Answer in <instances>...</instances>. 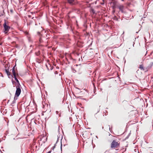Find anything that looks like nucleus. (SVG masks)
Returning <instances> with one entry per match:
<instances>
[{
  "label": "nucleus",
  "instance_id": "20e7f679",
  "mask_svg": "<svg viewBox=\"0 0 153 153\" xmlns=\"http://www.w3.org/2000/svg\"><path fill=\"white\" fill-rule=\"evenodd\" d=\"M139 68L141 70L144 71L145 72L149 70V68H147V67H144L143 65V64L139 65Z\"/></svg>",
  "mask_w": 153,
  "mask_h": 153
},
{
  "label": "nucleus",
  "instance_id": "a211bd4d",
  "mask_svg": "<svg viewBox=\"0 0 153 153\" xmlns=\"http://www.w3.org/2000/svg\"><path fill=\"white\" fill-rule=\"evenodd\" d=\"M59 117L60 116V113H59Z\"/></svg>",
  "mask_w": 153,
  "mask_h": 153
},
{
  "label": "nucleus",
  "instance_id": "0eeeda50",
  "mask_svg": "<svg viewBox=\"0 0 153 153\" xmlns=\"http://www.w3.org/2000/svg\"><path fill=\"white\" fill-rule=\"evenodd\" d=\"M153 65V62H150L149 63L148 66L147 67V68H149V70L152 67Z\"/></svg>",
  "mask_w": 153,
  "mask_h": 153
},
{
  "label": "nucleus",
  "instance_id": "f257e3e1",
  "mask_svg": "<svg viewBox=\"0 0 153 153\" xmlns=\"http://www.w3.org/2000/svg\"><path fill=\"white\" fill-rule=\"evenodd\" d=\"M120 146V142L117 140H114L112 141L111 144V149H115L118 150Z\"/></svg>",
  "mask_w": 153,
  "mask_h": 153
},
{
  "label": "nucleus",
  "instance_id": "9d476101",
  "mask_svg": "<svg viewBox=\"0 0 153 153\" xmlns=\"http://www.w3.org/2000/svg\"><path fill=\"white\" fill-rule=\"evenodd\" d=\"M12 73L13 74V75H12L14 77L15 76H16V73L15 71H12Z\"/></svg>",
  "mask_w": 153,
  "mask_h": 153
},
{
  "label": "nucleus",
  "instance_id": "7ed1b4c3",
  "mask_svg": "<svg viewBox=\"0 0 153 153\" xmlns=\"http://www.w3.org/2000/svg\"><path fill=\"white\" fill-rule=\"evenodd\" d=\"M3 26L4 28V32L5 34L7 33L8 32L10 27L9 26L7 25L6 22L4 23L3 24Z\"/></svg>",
  "mask_w": 153,
  "mask_h": 153
},
{
  "label": "nucleus",
  "instance_id": "6ab92c4d",
  "mask_svg": "<svg viewBox=\"0 0 153 153\" xmlns=\"http://www.w3.org/2000/svg\"><path fill=\"white\" fill-rule=\"evenodd\" d=\"M99 111H100V109H99V110H98L97 112H99Z\"/></svg>",
  "mask_w": 153,
  "mask_h": 153
},
{
  "label": "nucleus",
  "instance_id": "6e6552de",
  "mask_svg": "<svg viewBox=\"0 0 153 153\" xmlns=\"http://www.w3.org/2000/svg\"><path fill=\"white\" fill-rule=\"evenodd\" d=\"M119 8L120 10L122 12H123V10L124 8V6L123 5H120L119 6Z\"/></svg>",
  "mask_w": 153,
  "mask_h": 153
},
{
  "label": "nucleus",
  "instance_id": "f03ea898",
  "mask_svg": "<svg viewBox=\"0 0 153 153\" xmlns=\"http://www.w3.org/2000/svg\"><path fill=\"white\" fill-rule=\"evenodd\" d=\"M16 90L14 98V100L17 99V98L16 99V98L19 96L21 92V89L20 88V86L19 85H18L16 87Z\"/></svg>",
  "mask_w": 153,
  "mask_h": 153
},
{
  "label": "nucleus",
  "instance_id": "1a4fd4ad",
  "mask_svg": "<svg viewBox=\"0 0 153 153\" xmlns=\"http://www.w3.org/2000/svg\"><path fill=\"white\" fill-rule=\"evenodd\" d=\"M14 78L15 80L17 82L18 84V85H19V86H20V85L19 83V80H18V79H17V78L16 77V76L14 77Z\"/></svg>",
  "mask_w": 153,
  "mask_h": 153
},
{
  "label": "nucleus",
  "instance_id": "9b49d317",
  "mask_svg": "<svg viewBox=\"0 0 153 153\" xmlns=\"http://www.w3.org/2000/svg\"><path fill=\"white\" fill-rule=\"evenodd\" d=\"M116 2H114L113 4H114V6H112L114 8V7L115 6V5L116 4Z\"/></svg>",
  "mask_w": 153,
  "mask_h": 153
},
{
  "label": "nucleus",
  "instance_id": "39448f33",
  "mask_svg": "<svg viewBox=\"0 0 153 153\" xmlns=\"http://www.w3.org/2000/svg\"><path fill=\"white\" fill-rule=\"evenodd\" d=\"M68 3L71 5L75 4L77 3L74 0H66Z\"/></svg>",
  "mask_w": 153,
  "mask_h": 153
},
{
  "label": "nucleus",
  "instance_id": "f3484780",
  "mask_svg": "<svg viewBox=\"0 0 153 153\" xmlns=\"http://www.w3.org/2000/svg\"><path fill=\"white\" fill-rule=\"evenodd\" d=\"M16 82H15L14 81H13V84H14V83H15Z\"/></svg>",
  "mask_w": 153,
  "mask_h": 153
},
{
  "label": "nucleus",
  "instance_id": "ddd939ff",
  "mask_svg": "<svg viewBox=\"0 0 153 153\" xmlns=\"http://www.w3.org/2000/svg\"><path fill=\"white\" fill-rule=\"evenodd\" d=\"M91 12H92L93 13H95V11L94 9H92L91 10Z\"/></svg>",
  "mask_w": 153,
  "mask_h": 153
},
{
  "label": "nucleus",
  "instance_id": "dca6fc26",
  "mask_svg": "<svg viewBox=\"0 0 153 153\" xmlns=\"http://www.w3.org/2000/svg\"><path fill=\"white\" fill-rule=\"evenodd\" d=\"M51 151H48L47 153H51Z\"/></svg>",
  "mask_w": 153,
  "mask_h": 153
},
{
  "label": "nucleus",
  "instance_id": "2eb2a0df",
  "mask_svg": "<svg viewBox=\"0 0 153 153\" xmlns=\"http://www.w3.org/2000/svg\"><path fill=\"white\" fill-rule=\"evenodd\" d=\"M59 112L58 111H56V114H59Z\"/></svg>",
  "mask_w": 153,
  "mask_h": 153
},
{
  "label": "nucleus",
  "instance_id": "423d86ee",
  "mask_svg": "<svg viewBox=\"0 0 153 153\" xmlns=\"http://www.w3.org/2000/svg\"><path fill=\"white\" fill-rule=\"evenodd\" d=\"M5 71L6 73L7 74L8 76L9 77L10 76H11L12 77H13V76L12 75H11V73L9 71V68L6 69H5Z\"/></svg>",
  "mask_w": 153,
  "mask_h": 153
},
{
  "label": "nucleus",
  "instance_id": "f8f14e48",
  "mask_svg": "<svg viewBox=\"0 0 153 153\" xmlns=\"http://www.w3.org/2000/svg\"><path fill=\"white\" fill-rule=\"evenodd\" d=\"M42 39L41 38H40L39 39V41L40 42V43H41L42 42Z\"/></svg>",
  "mask_w": 153,
  "mask_h": 153
},
{
  "label": "nucleus",
  "instance_id": "4468645a",
  "mask_svg": "<svg viewBox=\"0 0 153 153\" xmlns=\"http://www.w3.org/2000/svg\"><path fill=\"white\" fill-rule=\"evenodd\" d=\"M15 66H14V67H13V68H12V71H15Z\"/></svg>",
  "mask_w": 153,
  "mask_h": 153
},
{
  "label": "nucleus",
  "instance_id": "aec40b11",
  "mask_svg": "<svg viewBox=\"0 0 153 153\" xmlns=\"http://www.w3.org/2000/svg\"><path fill=\"white\" fill-rule=\"evenodd\" d=\"M122 1H123L124 0H122Z\"/></svg>",
  "mask_w": 153,
  "mask_h": 153
}]
</instances>
